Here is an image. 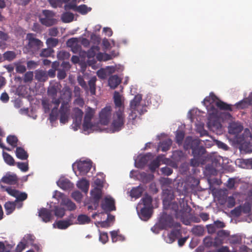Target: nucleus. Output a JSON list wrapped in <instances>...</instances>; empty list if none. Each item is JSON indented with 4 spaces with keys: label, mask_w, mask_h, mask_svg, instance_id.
<instances>
[{
    "label": "nucleus",
    "mask_w": 252,
    "mask_h": 252,
    "mask_svg": "<svg viewBox=\"0 0 252 252\" xmlns=\"http://www.w3.org/2000/svg\"><path fill=\"white\" fill-rule=\"evenodd\" d=\"M163 194L165 197L163 199V205H165L166 204H169V199L170 200H172L174 198V195L172 193H171V190H164L163 191Z\"/></svg>",
    "instance_id": "33"
},
{
    "label": "nucleus",
    "mask_w": 252,
    "mask_h": 252,
    "mask_svg": "<svg viewBox=\"0 0 252 252\" xmlns=\"http://www.w3.org/2000/svg\"><path fill=\"white\" fill-rule=\"evenodd\" d=\"M63 96L66 99L65 101L62 102L61 106L59 110L60 115V123L65 124L68 121L69 115L70 114V106L69 101L71 100L72 92L71 90L67 88L66 89L63 94Z\"/></svg>",
    "instance_id": "1"
},
{
    "label": "nucleus",
    "mask_w": 252,
    "mask_h": 252,
    "mask_svg": "<svg viewBox=\"0 0 252 252\" xmlns=\"http://www.w3.org/2000/svg\"><path fill=\"white\" fill-rule=\"evenodd\" d=\"M229 235V232L224 230H220L218 231L217 232V236L219 238L223 239V240L224 238L227 237Z\"/></svg>",
    "instance_id": "63"
},
{
    "label": "nucleus",
    "mask_w": 252,
    "mask_h": 252,
    "mask_svg": "<svg viewBox=\"0 0 252 252\" xmlns=\"http://www.w3.org/2000/svg\"><path fill=\"white\" fill-rule=\"evenodd\" d=\"M111 115V106H106L99 113V121L101 124L107 125Z\"/></svg>",
    "instance_id": "11"
},
{
    "label": "nucleus",
    "mask_w": 252,
    "mask_h": 252,
    "mask_svg": "<svg viewBox=\"0 0 252 252\" xmlns=\"http://www.w3.org/2000/svg\"><path fill=\"white\" fill-rule=\"evenodd\" d=\"M150 208L144 207L141 209L139 213V216L141 219L143 220H147L151 217Z\"/></svg>",
    "instance_id": "25"
},
{
    "label": "nucleus",
    "mask_w": 252,
    "mask_h": 252,
    "mask_svg": "<svg viewBox=\"0 0 252 252\" xmlns=\"http://www.w3.org/2000/svg\"><path fill=\"white\" fill-rule=\"evenodd\" d=\"M72 198L77 202H80L82 198V195L79 191H75L72 193Z\"/></svg>",
    "instance_id": "61"
},
{
    "label": "nucleus",
    "mask_w": 252,
    "mask_h": 252,
    "mask_svg": "<svg viewBox=\"0 0 252 252\" xmlns=\"http://www.w3.org/2000/svg\"><path fill=\"white\" fill-rule=\"evenodd\" d=\"M94 114V110L88 107L86 111L84 119L92 120Z\"/></svg>",
    "instance_id": "50"
},
{
    "label": "nucleus",
    "mask_w": 252,
    "mask_h": 252,
    "mask_svg": "<svg viewBox=\"0 0 252 252\" xmlns=\"http://www.w3.org/2000/svg\"><path fill=\"white\" fill-rule=\"evenodd\" d=\"M199 145H200V140L199 139H192L191 137L188 136L185 139L184 148L186 150L190 149L192 150L195 146H199Z\"/></svg>",
    "instance_id": "18"
},
{
    "label": "nucleus",
    "mask_w": 252,
    "mask_h": 252,
    "mask_svg": "<svg viewBox=\"0 0 252 252\" xmlns=\"http://www.w3.org/2000/svg\"><path fill=\"white\" fill-rule=\"evenodd\" d=\"M43 17L40 18L41 23L47 27L51 26L56 23V20L54 18L55 13L49 10L42 11Z\"/></svg>",
    "instance_id": "7"
},
{
    "label": "nucleus",
    "mask_w": 252,
    "mask_h": 252,
    "mask_svg": "<svg viewBox=\"0 0 252 252\" xmlns=\"http://www.w3.org/2000/svg\"><path fill=\"white\" fill-rule=\"evenodd\" d=\"M38 216L41 218L43 221L49 222L53 217L52 211L45 208H42L38 211Z\"/></svg>",
    "instance_id": "14"
},
{
    "label": "nucleus",
    "mask_w": 252,
    "mask_h": 252,
    "mask_svg": "<svg viewBox=\"0 0 252 252\" xmlns=\"http://www.w3.org/2000/svg\"><path fill=\"white\" fill-rule=\"evenodd\" d=\"M203 242L206 247H214L213 239L211 237H206L203 240Z\"/></svg>",
    "instance_id": "60"
},
{
    "label": "nucleus",
    "mask_w": 252,
    "mask_h": 252,
    "mask_svg": "<svg viewBox=\"0 0 252 252\" xmlns=\"http://www.w3.org/2000/svg\"><path fill=\"white\" fill-rule=\"evenodd\" d=\"M144 191L143 188L139 186L135 188H133L130 191V196L135 198H139L142 194Z\"/></svg>",
    "instance_id": "26"
},
{
    "label": "nucleus",
    "mask_w": 252,
    "mask_h": 252,
    "mask_svg": "<svg viewBox=\"0 0 252 252\" xmlns=\"http://www.w3.org/2000/svg\"><path fill=\"white\" fill-rule=\"evenodd\" d=\"M83 126V129L85 131H87L89 129H91L93 126V125L91 123V120L84 119Z\"/></svg>",
    "instance_id": "59"
},
{
    "label": "nucleus",
    "mask_w": 252,
    "mask_h": 252,
    "mask_svg": "<svg viewBox=\"0 0 252 252\" xmlns=\"http://www.w3.org/2000/svg\"><path fill=\"white\" fill-rule=\"evenodd\" d=\"M242 207L241 205L235 207L231 211V214L236 217L240 216L242 214Z\"/></svg>",
    "instance_id": "64"
},
{
    "label": "nucleus",
    "mask_w": 252,
    "mask_h": 252,
    "mask_svg": "<svg viewBox=\"0 0 252 252\" xmlns=\"http://www.w3.org/2000/svg\"><path fill=\"white\" fill-rule=\"evenodd\" d=\"M77 186L82 191L87 193L89 188V183L87 180L83 179L78 182Z\"/></svg>",
    "instance_id": "27"
},
{
    "label": "nucleus",
    "mask_w": 252,
    "mask_h": 252,
    "mask_svg": "<svg viewBox=\"0 0 252 252\" xmlns=\"http://www.w3.org/2000/svg\"><path fill=\"white\" fill-rule=\"evenodd\" d=\"M62 20L64 23H69L73 21L74 15L71 12H65L62 15Z\"/></svg>",
    "instance_id": "43"
},
{
    "label": "nucleus",
    "mask_w": 252,
    "mask_h": 252,
    "mask_svg": "<svg viewBox=\"0 0 252 252\" xmlns=\"http://www.w3.org/2000/svg\"><path fill=\"white\" fill-rule=\"evenodd\" d=\"M248 104L252 105V93L246 100L238 102L236 104V105L237 108L243 109L246 107Z\"/></svg>",
    "instance_id": "31"
},
{
    "label": "nucleus",
    "mask_w": 252,
    "mask_h": 252,
    "mask_svg": "<svg viewBox=\"0 0 252 252\" xmlns=\"http://www.w3.org/2000/svg\"><path fill=\"white\" fill-rule=\"evenodd\" d=\"M1 182L9 185H15L18 182V178L15 174H6L1 178Z\"/></svg>",
    "instance_id": "21"
},
{
    "label": "nucleus",
    "mask_w": 252,
    "mask_h": 252,
    "mask_svg": "<svg viewBox=\"0 0 252 252\" xmlns=\"http://www.w3.org/2000/svg\"><path fill=\"white\" fill-rule=\"evenodd\" d=\"M113 99L116 110H124V98L118 92L115 91Z\"/></svg>",
    "instance_id": "16"
},
{
    "label": "nucleus",
    "mask_w": 252,
    "mask_h": 252,
    "mask_svg": "<svg viewBox=\"0 0 252 252\" xmlns=\"http://www.w3.org/2000/svg\"><path fill=\"white\" fill-rule=\"evenodd\" d=\"M142 100V96L141 94L136 95L134 98L130 101V108L131 113L129 117L131 116L132 119H135L137 116L136 111H137L140 114L141 113L138 111V107L140 106V103Z\"/></svg>",
    "instance_id": "9"
},
{
    "label": "nucleus",
    "mask_w": 252,
    "mask_h": 252,
    "mask_svg": "<svg viewBox=\"0 0 252 252\" xmlns=\"http://www.w3.org/2000/svg\"><path fill=\"white\" fill-rule=\"evenodd\" d=\"M74 218H75L74 215L71 214L69 217L68 220H61L56 221V225H57V227L60 229H66L68 226L73 224L71 221V219Z\"/></svg>",
    "instance_id": "19"
},
{
    "label": "nucleus",
    "mask_w": 252,
    "mask_h": 252,
    "mask_svg": "<svg viewBox=\"0 0 252 252\" xmlns=\"http://www.w3.org/2000/svg\"><path fill=\"white\" fill-rule=\"evenodd\" d=\"M61 204L65 206L67 209L70 211L74 210L76 208L75 204L67 198H63Z\"/></svg>",
    "instance_id": "29"
},
{
    "label": "nucleus",
    "mask_w": 252,
    "mask_h": 252,
    "mask_svg": "<svg viewBox=\"0 0 252 252\" xmlns=\"http://www.w3.org/2000/svg\"><path fill=\"white\" fill-rule=\"evenodd\" d=\"M181 235L180 228H174L167 235L166 242L168 243H172L176 239Z\"/></svg>",
    "instance_id": "20"
},
{
    "label": "nucleus",
    "mask_w": 252,
    "mask_h": 252,
    "mask_svg": "<svg viewBox=\"0 0 252 252\" xmlns=\"http://www.w3.org/2000/svg\"><path fill=\"white\" fill-rule=\"evenodd\" d=\"M51 102H49L47 100H43L42 101V105L44 109V112L48 113L51 108Z\"/></svg>",
    "instance_id": "54"
},
{
    "label": "nucleus",
    "mask_w": 252,
    "mask_h": 252,
    "mask_svg": "<svg viewBox=\"0 0 252 252\" xmlns=\"http://www.w3.org/2000/svg\"><path fill=\"white\" fill-rule=\"evenodd\" d=\"M33 74L32 71H28L25 75L23 78L25 83L31 82L33 79Z\"/></svg>",
    "instance_id": "55"
},
{
    "label": "nucleus",
    "mask_w": 252,
    "mask_h": 252,
    "mask_svg": "<svg viewBox=\"0 0 252 252\" xmlns=\"http://www.w3.org/2000/svg\"><path fill=\"white\" fill-rule=\"evenodd\" d=\"M46 43L48 47L52 49L58 44L59 40L57 38L50 37L46 40Z\"/></svg>",
    "instance_id": "46"
},
{
    "label": "nucleus",
    "mask_w": 252,
    "mask_h": 252,
    "mask_svg": "<svg viewBox=\"0 0 252 252\" xmlns=\"http://www.w3.org/2000/svg\"><path fill=\"white\" fill-rule=\"evenodd\" d=\"M17 166L23 172H26L29 169L28 162H18L17 163Z\"/></svg>",
    "instance_id": "56"
},
{
    "label": "nucleus",
    "mask_w": 252,
    "mask_h": 252,
    "mask_svg": "<svg viewBox=\"0 0 252 252\" xmlns=\"http://www.w3.org/2000/svg\"><path fill=\"white\" fill-rule=\"evenodd\" d=\"M91 219L86 215H79L77 217V221L79 224H85L89 223L91 221Z\"/></svg>",
    "instance_id": "38"
},
{
    "label": "nucleus",
    "mask_w": 252,
    "mask_h": 252,
    "mask_svg": "<svg viewBox=\"0 0 252 252\" xmlns=\"http://www.w3.org/2000/svg\"><path fill=\"white\" fill-rule=\"evenodd\" d=\"M58 186L64 190L71 189L73 187V184L67 178L61 177L57 182Z\"/></svg>",
    "instance_id": "17"
},
{
    "label": "nucleus",
    "mask_w": 252,
    "mask_h": 252,
    "mask_svg": "<svg viewBox=\"0 0 252 252\" xmlns=\"http://www.w3.org/2000/svg\"><path fill=\"white\" fill-rule=\"evenodd\" d=\"M158 222L161 229L181 228V224L178 222H175L173 217L165 212L160 214Z\"/></svg>",
    "instance_id": "3"
},
{
    "label": "nucleus",
    "mask_w": 252,
    "mask_h": 252,
    "mask_svg": "<svg viewBox=\"0 0 252 252\" xmlns=\"http://www.w3.org/2000/svg\"><path fill=\"white\" fill-rule=\"evenodd\" d=\"M226 202L227 206L229 208H231L235 205V199L233 196H228L226 199Z\"/></svg>",
    "instance_id": "57"
},
{
    "label": "nucleus",
    "mask_w": 252,
    "mask_h": 252,
    "mask_svg": "<svg viewBox=\"0 0 252 252\" xmlns=\"http://www.w3.org/2000/svg\"><path fill=\"white\" fill-rule=\"evenodd\" d=\"M125 122L124 110H116L113 115L111 126L113 131H119L124 126Z\"/></svg>",
    "instance_id": "6"
},
{
    "label": "nucleus",
    "mask_w": 252,
    "mask_h": 252,
    "mask_svg": "<svg viewBox=\"0 0 252 252\" xmlns=\"http://www.w3.org/2000/svg\"><path fill=\"white\" fill-rule=\"evenodd\" d=\"M54 215L59 218H62L65 215V209L63 208L56 206L54 209Z\"/></svg>",
    "instance_id": "41"
},
{
    "label": "nucleus",
    "mask_w": 252,
    "mask_h": 252,
    "mask_svg": "<svg viewBox=\"0 0 252 252\" xmlns=\"http://www.w3.org/2000/svg\"><path fill=\"white\" fill-rule=\"evenodd\" d=\"M204 102L207 105L208 109H211L213 112H217L214 104L221 110H232L231 106L219 99L213 93H211L209 96L204 99Z\"/></svg>",
    "instance_id": "2"
},
{
    "label": "nucleus",
    "mask_w": 252,
    "mask_h": 252,
    "mask_svg": "<svg viewBox=\"0 0 252 252\" xmlns=\"http://www.w3.org/2000/svg\"><path fill=\"white\" fill-rule=\"evenodd\" d=\"M100 50V48L98 45L92 46L91 48L87 51V56L88 58H92L94 56H96V53Z\"/></svg>",
    "instance_id": "36"
},
{
    "label": "nucleus",
    "mask_w": 252,
    "mask_h": 252,
    "mask_svg": "<svg viewBox=\"0 0 252 252\" xmlns=\"http://www.w3.org/2000/svg\"><path fill=\"white\" fill-rule=\"evenodd\" d=\"M54 53V50L48 47L47 48L42 49L39 54L41 57H48L51 56Z\"/></svg>",
    "instance_id": "47"
},
{
    "label": "nucleus",
    "mask_w": 252,
    "mask_h": 252,
    "mask_svg": "<svg viewBox=\"0 0 252 252\" xmlns=\"http://www.w3.org/2000/svg\"><path fill=\"white\" fill-rule=\"evenodd\" d=\"M3 158L4 161L9 165H14L15 161L13 157L10 156L9 154L3 152L2 154Z\"/></svg>",
    "instance_id": "42"
},
{
    "label": "nucleus",
    "mask_w": 252,
    "mask_h": 252,
    "mask_svg": "<svg viewBox=\"0 0 252 252\" xmlns=\"http://www.w3.org/2000/svg\"><path fill=\"white\" fill-rule=\"evenodd\" d=\"M6 141L11 146L15 147L17 146L18 138L14 135H9L7 136Z\"/></svg>",
    "instance_id": "49"
},
{
    "label": "nucleus",
    "mask_w": 252,
    "mask_h": 252,
    "mask_svg": "<svg viewBox=\"0 0 252 252\" xmlns=\"http://www.w3.org/2000/svg\"><path fill=\"white\" fill-rule=\"evenodd\" d=\"M92 166L91 161H83L78 163L77 168L80 175H85L89 172Z\"/></svg>",
    "instance_id": "15"
},
{
    "label": "nucleus",
    "mask_w": 252,
    "mask_h": 252,
    "mask_svg": "<svg viewBox=\"0 0 252 252\" xmlns=\"http://www.w3.org/2000/svg\"><path fill=\"white\" fill-rule=\"evenodd\" d=\"M28 40L27 48L29 52L36 54L43 47V43L40 39L35 37L33 33H28L26 36Z\"/></svg>",
    "instance_id": "5"
},
{
    "label": "nucleus",
    "mask_w": 252,
    "mask_h": 252,
    "mask_svg": "<svg viewBox=\"0 0 252 252\" xmlns=\"http://www.w3.org/2000/svg\"><path fill=\"white\" fill-rule=\"evenodd\" d=\"M58 109L53 108L49 115V120L51 122H54L57 120L58 118Z\"/></svg>",
    "instance_id": "52"
},
{
    "label": "nucleus",
    "mask_w": 252,
    "mask_h": 252,
    "mask_svg": "<svg viewBox=\"0 0 252 252\" xmlns=\"http://www.w3.org/2000/svg\"><path fill=\"white\" fill-rule=\"evenodd\" d=\"M35 78L40 82H45L48 79V75L45 71L42 70H36L35 72Z\"/></svg>",
    "instance_id": "24"
},
{
    "label": "nucleus",
    "mask_w": 252,
    "mask_h": 252,
    "mask_svg": "<svg viewBox=\"0 0 252 252\" xmlns=\"http://www.w3.org/2000/svg\"><path fill=\"white\" fill-rule=\"evenodd\" d=\"M114 198L112 197H105L103 202L101 204V208L105 212L115 211L116 208Z\"/></svg>",
    "instance_id": "13"
},
{
    "label": "nucleus",
    "mask_w": 252,
    "mask_h": 252,
    "mask_svg": "<svg viewBox=\"0 0 252 252\" xmlns=\"http://www.w3.org/2000/svg\"><path fill=\"white\" fill-rule=\"evenodd\" d=\"M6 190L9 194L16 198L15 200L16 203L18 201H23L27 198L28 195L27 193L25 192H20L19 191L11 187L6 188Z\"/></svg>",
    "instance_id": "12"
},
{
    "label": "nucleus",
    "mask_w": 252,
    "mask_h": 252,
    "mask_svg": "<svg viewBox=\"0 0 252 252\" xmlns=\"http://www.w3.org/2000/svg\"><path fill=\"white\" fill-rule=\"evenodd\" d=\"M16 202H7L4 205V208L7 214H11L15 209Z\"/></svg>",
    "instance_id": "35"
},
{
    "label": "nucleus",
    "mask_w": 252,
    "mask_h": 252,
    "mask_svg": "<svg viewBox=\"0 0 252 252\" xmlns=\"http://www.w3.org/2000/svg\"><path fill=\"white\" fill-rule=\"evenodd\" d=\"M151 156L150 154H147L140 158L137 164L138 167L142 168L148 163L149 157Z\"/></svg>",
    "instance_id": "37"
},
{
    "label": "nucleus",
    "mask_w": 252,
    "mask_h": 252,
    "mask_svg": "<svg viewBox=\"0 0 252 252\" xmlns=\"http://www.w3.org/2000/svg\"><path fill=\"white\" fill-rule=\"evenodd\" d=\"M70 56V55L69 52L63 50L60 51L57 54V57L60 60L68 59Z\"/></svg>",
    "instance_id": "51"
},
{
    "label": "nucleus",
    "mask_w": 252,
    "mask_h": 252,
    "mask_svg": "<svg viewBox=\"0 0 252 252\" xmlns=\"http://www.w3.org/2000/svg\"><path fill=\"white\" fill-rule=\"evenodd\" d=\"M185 137V133L182 131H177L176 133V142L179 145H181L183 143V141Z\"/></svg>",
    "instance_id": "48"
},
{
    "label": "nucleus",
    "mask_w": 252,
    "mask_h": 252,
    "mask_svg": "<svg viewBox=\"0 0 252 252\" xmlns=\"http://www.w3.org/2000/svg\"><path fill=\"white\" fill-rule=\"evenodd\" d=\"M144 207L151 208L152 206V198L148 194H145L142 200Z\"/></svg>",
    "instance_id": "45"
},
{
    "label": "nucleus",
    "mask_w": 252,
    "mask_h": 252,
    "mask_svg": "<svg viewBox=\"0 0 252 252\" xmlns=\"http://www.w3.org/2000/svg\"><path fill=\"white\" fill-rule=\"evenodd\" d=\"M160 159L159 157H158L155 159L153 160L149 164V168L152 172H154L156 169L158 168L160 165Z\"/></svg>",
    "instance_id": "39"
},
{
    "label": "nucleus",
    "mask_w": 252,
    "mask_h": 252,
    "mask_svg": "<svg viewBox=\"0 0 252 252\" xmlns=\"http://www.w3.org/2000/svg\"><path fill=\"white\" fill-rule=\"evenodd\" d=\"M172 144V140L170 139L165 140L160 143V147L163 152L168 151Z\"/></svg>",
    "instance_id": "40"
},
{
    "label": "nucleus",
    "mask_w": 252,
    "mask_h": 252,
    "mask_svg": "<svg viewBox=\"0 0 252 252\" xmlns=\"http://www.w3.org/2000/svg\"><path fill=\"white\" fill-rule=\"evenodd\" d=\"M96 59L99 61H107L112 59L111 55L107 53H98L96 55Z\"/></svg>",
    "instance_id": "44"
},
{
    "label": "nucleus",
    "mask_w": 252,
    "mask_h": 252,
    "mask_svg": "<svg viewBox=\"0 0 252 252\" xmlns=\"http://www.w3.org/2000/svg\"><path fill=\"white\" fill-rule=\"evenodd\" d=\"M122 79L117 75L111 76L108 79V85L112 89L116 88L121 83Z\"/></svg>",
    "instance_id": "22"
},
{
    "label": "nucleus",
    "mask_w": 252,
    "mask_h": 252,
    "mask_svg": "<svg viewBox=\"0 0 252 252\" xmlns=\"http://www.w3.org/2000/svg\"><path fill=\"white\" fill-rule=\"evenodd\" d=\"M92 196L96 206L98 205L99 201L101 197V190L98 189H95L91 192Z\"/></svg>",
    "instance_id": "32"
},
{
    "label": "nucleus",
    "mask_w": 252,
    "mask_h": 252,
    "mask_svg": "<svg viewBox=\"0 0 252 252\" xmlns=\"http://www.w3.org/2000/svg\"><path fill=\"white\" fill-rule=\"evenodd\" d=\"M72 119L73 126L75 130H77L81 126L83 115V112L78 107L73 109Z\"/></svg>",
    "instance_id": "8"
},
{
    "label": "nucleus",
    "mask_w": 252,
    "mask_h": 252,
    "mask_svg": "<svg viewBox=\"0 0 252 252\" xmlns=\"http://www.w3.org/2000/svg\"><path fill=\"white\" fill-rule=\"evenodd\" d=\"M206 149L201 146H195L192 150V155L193 158L190 160V165L193 167H197L200 164H203L206 158Z\"/></svg>",
    "instance_id": "4"
},
{
    "label": "nucleus",
    "mask_w": 252,
    "mask_h": 252,
    "mask_svg": "<svg viewBox=\"0 0 252 252\" xmlns=\"http://www.w3.org/2000/svg\"><path fill=\"white\" fill-rule=\"evenodd\" d=\"M16 57V53L13 51H7L2 55V62L7 61L11 62L15 59Z\"/></svg>",
    "instance_id": "30"
},
{
    "label": "nucleus",
    "mask_w": 252,
    "mask_h": 252,
    "mask_svg": "<svg viewBox=\"0 0 252 252\" xmlns=\"http://www.w3.org/2000/svg\"><path fill=\"white\" fill-rule=\"evenodd\" d=\"M99 240L103 244H105L108 240V236L106 232L99 233Z\"/></svg>",
    "instance_id": "62"
},
{
    "label": "nucleus",
    "mask_w": 252,
    "mask_h": 252,
    "mask_svg": "<svg viewBox=\"0 0 252 252\" xmlns=\"http://www.w3.org/2000/svg\"><path fill=\"white\" fill-rule=\"evenodd\" d=\"M78 40L76 38H71L67 41L68 46L73 48V49H77L78 47L77 44Z\"/></svg>",
    "instance_id": "53"
},
{
    "label": "nucleus",
    "mask_w": 252,
    "mask_h": 252,
    "mask_svg": "<svg viewBox=\"0 0 252 252\" xmlns=\"http://www.w3.org/2000/svg\"><path fill=\"white\" fill-rule=\"evenodd\" d=\"M65 8L66 10L72 9L82 15H86L92 10L91 7H88L85 4H81L79 6H77L76 3H67L65 5Z\"/></svg>",
    "instance_id": "10"
},
{
    "label": "nucleus",
    "mask_w": 252,
    "mask_h": 252,
    "mask_svg": "<svg viewBox=\"0 0 252 252\" xmlns=\"http://www.w3.org/2000/svg\"><path fill=\"white\" fill-rule=\"evenodd\" d=\"M15 153L17 158L22 160L27 159L29 156L27 152L23 148L20 147L16 148Z\"/></svg>",
    "instance_id": "28"
},
{
    "label": "nucleus",
    "mask_w": 252,
    "mask_h": 252,
    "mask_svg": "<svg viewBox=\"0 0 252 252\" xmlns=\"http://www.w3.org/2000/svg\"><path fill=\"white\" fill-rule=\"evenodd\" d=\"M77 81L79 84L86 91L88 90V86L85 81L84 78L81 76H79L77 77Z\"/></svg>",
    "instance_id": "58"
},
{
    "label": "nucleus",
    "mask_w": 252,
    "mask_h": 252,
    "mask_svg": "<svg viewBox=\"0 0 252 252\" xmlns=\"http://www.w3.org/2000/svg\"><path fill=\"white\" fill-rule=\"evenodd\" d=\"M243 129V127L240 124L232 123L229 127V133L233 134H238Z\"/></svg>",
    "instance_id": "23"
},
{
    "label": "nucleus",
    "mask_w": 252,
    "mask_h": 252,
    "mask_svg": "<svg viewBox=\"0 0 252 252\" xmlns=\"http://www.w3.org/2000/svg\"><path fill=\"white\" fill-rule=\"evenodd\" d=\"M96 77L95 76L92 77L88 82L90 88V91L91 94L94 95L95 94Z\"/></svg>",
    "instance_id": "34"
}]
</instances>
